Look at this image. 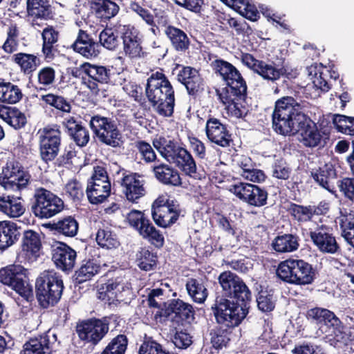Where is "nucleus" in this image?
<instances>
[{
  "label": "nucleus",
  "mask_w": 354,
  "mask_h": 354,
  "mask_svg": "<svg viewBox=\"0 0 354 354\" xmlns=\"http://www.w3.org/2000/svg\"><path fill=\"white\" fill-rule=\"evenodd\" d=\"M304 106L292 97H283L275 102L272 114V128L283 136L301 131V142L308 147L322 145V134L314 123L307 121L303 112Z\"/></svg>",
  "instance_id": "obj_1"
},
{
  "label": "nucleus",
  "mask_w": 354,
  "mask_h": 354,
  "mask_svg": "<svg viewBox=\"0 0 354 354\" xmlns=\"http://www.w3.org/2000/svg\"><path fill=\"white\" fill-rule=\"evenodd\" d=\"M214 68L227 84L221 91H218L223 103L232 102L236 97H243L246 94L245 82L232 64L223 60H216Z\"/></svg>",
  "instance_id": "obj_2"
},
{
  "label": "nucleus",
  "mask_w": 354,
  "mask_h": 354,
  "mask_svg": "<svg viewBox=\"0 0 354 354\" xmlns=\"http://www.w3.org/2000/svg\"><path fill=\"white\" fill-rule=\"evenodd\" d=\"M248 301L234 297H218L212 307L217 322L226 327L238 326L248 313Z\"/></svg>",
  "instance_id": "obj_3"
},
{
  "label": "nucleus",
  "mask_w": 354,
  "mask_h": 354,
  "mask_svg": "<svg viewBox=\"0 0 354 354\" xmlns=\"http://www.w3.org/2000/svg\"><path fill=\"white\" fill-rule=\"evenodd\" d=\"M63 281L54 271H44L37 279L35 288L37 297L43 308L54 305L60 299Z\"/></svg>",
  "instance_id": "obj_4"
},
{
  "label": "nucleus",
  "mask_w": 354,
  "mask_h": 354,
  "mask_svg": "<svg viewBox=\"0 0 354 354\" xmlns=\"http://www.w3.org/2000/svg\"><path fill=\"white\" fill-rule=\"evenodd\" d=\"M277 274L283 281L292 284L306 285L313 281L312 266L301 259H288L281 262Z\"/></svg>",
  "instance_id": "obj_5"
},
{
  "label": "nucleus",
  "mask_w": 354,
  "mask_h": 354,
  "mask_svg": "<svg viewBox=\"0 0 354 354\" xmlns=\"http://www.w3.org/2000/svg\"><path fill=\"white\" fill-rule=\"evenodd\" d=\"M89 126L101 143L113 148L122 145V133L116 122L112 118L95 115L91 118Z\"/></svg>",
  "instance_id": "obj_6"
},
{
  "label": "nucleus",
  "mask_w": 354,
  "mask_h": 354,
  "mask_svg": "<svg viewBox=\"0 0 354 354\" xmlns=\"http://www.w3.org/2000/svg\"><path fill=\"white\" fill-rule=\"evenodd\" d=\"M32 211L41 218H49L64 209V201L50 191L40 187L35 189Z\"/></svg>",
  "instance_id": "obj_7"
},
{
  "label": "nucleus",
  "mask_w": 354,
  "mask_h": 354,
  "mask_svg": "<svg viewBox=\"0 0 354 354\" xmlns=\"http://www.w3.org/2000/svg\"><path fill=\"white\" fill-rule=\"evenodd\" d=\"M86 193L89 202L95 205L103 203L109 197L111 183L105 168L101 166L94 167L93 172L88 180Z\"/></svg>",
  "instance_id": "obj_8"
},
{
  "label": "nucleus",
  "mask_w": 354,
  "mask_h": 354,
  "mask_svg": "<svg viewBox=\"0 0 354 354\" xmlns=\"http://www.w3.org/2000/svg\"><path fill=\"white\" fill-rule=\"evenodd\" d=\"M0 281L26 299L32 296V287L26 280V270L20 265H10L1 269Z\"/></svg>",
  "instance_id": "obj_9"
},
{
  "label": "nucleus",
  "mask_w": 354,
  "mask_h": 354,
  "mask_svg": "<svg viewBox=\"0 0 354 354\" xmlns=\"http://www.w3.org/2000/svg\"><path fill=\"white\" fill-rule=\"evenodd\" d=\"M30 178V174L24 170L19 163L10 161L2 168L0 185L7 190L19 191L27 186Z\"/></svg>",
  "instance_id": "obj_10"
},
{
  "label": "nucleus",
  "mask_w": 354,
  "mask_h": 354,
  "mask_svg": "<svg viewBox=\"0 0 354 354\" xmlns=\"http://www.w3.org/2000/svg\"><path fill=\"white\" fill-rule=\"evenodd\" d=\"M308 317L318 324L326 326L328 335L333 337L336 342L344 339V326L339 319L332 311L322 308H314L308 311Z\"/></svg>",
  "instance_id": "obj_11"
},
{
  "label": "nucleus",
  "mask_w": 354,
  "mask_h": 354,
  "mask_svg": "<svg viewBox=\"0 0 354 354\" xmlns=\"http://www.w3.org/2000/svg\"><path fill=\"white\" fill-rule=\"evenodd\" d=\"M145 92L150 102H158L162 98L174 96V91L170 82L160 72L152 73L148 78Z\"/></svg>",
  "instance_id": "obj_12"
},
{
  "label": "nucleus",
  "mask_w": 354,
  "mask_h": 354,
  "mask_svg": "<svg viewBox=\"0 0 354 354\" xmlns=\"http://www.w3.org/2000/svg\"><path fill=\"white\" fill-rule=\"evenodd\" d=\"M230 191L250 205L259 207L267 203V192L257 185L239 183L232 185Z\"/></svg>",
  "instance_id": "obj_13"
},
{
  "label": "nucleus",
  "mask_w": 354,
  "mask_h": 354,
  "mask_svg": "<svg viewBox=\"0 0 354 354\" xmlns=\"http://www.w3.org/2000/svg\"><path fill=\"white\" fill-rule=\"evenodd\" d=\"M39 134L41 159L46 162L54 160L59 150L61 132L56 128L45 127Z\"/></svg>",
  "instance_id": "obj_14"
},
{
  "label": "nucleus",
  "mask_w": 354,
  "mask_h": 354,
  "mask_svg": "<svg viewBox=\"0 0 354 354\" xmlns=\"http://www.w3.org/2000/svg\"><path fill=\"white\" fill-rule=\"evenodd\" d=\"M218 281L225 295L239 301H249L251 293L243 281L235 274L225 271L218 277Z\"/></svg>",
  "instance_id": "obj_15"
},
{
  "label": "nucleus",
  "mask_w": 354,
  "mask_h": 354,
  "mask_svg": "<svg viewBox=\"0 0 354 354\" xmlns=\"http://www.w3.org/2000/svg\"><path fill=\"white\" fill-rule=\"evenodd\" d=\"M241 62L263 79L272 82L279 80L286 73L284 66H277L274 64H268L262 60H258L249 53L242 54Z\"/></svg>",
  "instance_id": "obj_16"
},
{
  "label": "nucleus",
  "mask_w": 354,
  "mask_h": 354,
  "mask_svg": "<svg viewBox=\"0 0 354 354\" xmlns=\"http://www.w3.org/2000/svg\"><path fill=\"white\" fill-rule=\"evenodd\" d=\"M108 331L109 324L102 319H91L77 326L79 337L93 344H97Z\"/></svg>",
  "instance_id": "obj_17"
},
{
  "label": "nucleus",
  "mask_w": 354,
  "mask_h": 354,
  "mask_svg": "<svg viewBox=\"0 0 354 354\" xmlns=\"http://www.w3.org/2000/svg\"><path fill=\"white\" fill-rule=\"evenodd\" d=\"M309 230L312 241L320 252L329 254L337 252L339 245L329 227L317 223L315 227H309Z\"/></svg>",
  "instance_id": "obj_18"
},
{
  "label": "nucleus",
  "mask_w": 354,
  "mask_h": 354,
  "mask_svg": "<svg viewBox=\"0 0 354 354\" xmlns=\"http://www.w3.org/2000/svg\"><path fill=\"white\" fill-rule=\"evenodd\" d=\"M81 68L83 72L88 76L82 77L83 84L93 94H97L99 91L98 84L108 82L110 77V70L105 66L84 63Z\"/></svg>",
  "instance_id": "obj_19"
},
{
  "label": "nucleus",
  "mask_w": 354,
  "mask_h": 354,
  "mask_svg": "<svg viewBox=\"0 0 354 354\" xmlns=\"http://www.w3.org/2000/svg\"><path fill=\"white\" fill-rule=\"evenodd\" d=\"M178 153L171 163L190 178L196 180L205 178L207 171L203 168L202 169L197 168L196 161L189 151L183 147Z\"/></svg>",
  "instance_id": "obj_20"
},
{
  "label": "nucleus",
  "mask_w": 354,
  "mask_h": 354,
  "mask_svg": "<svg viewBox=\"0 0 354 354\" xmlns=\"http://www.w3.org/2000/svg\"><path fill=\"white\" fill-rule=\"evenodd\" d=\"M131 295L130 285L128 282L115 281L106 284L99 291V298L112 303L114 301H123Z\"/></svg>",
  "instance_id": "obj_21"
},
{
  "label": "nucleus",
  "mask_w": 354,
  "mask_h": 354,
  "mask_svg": "<svg viewBox=\"0 0 354 354\" xmlns=\"http://www.w3.org/2000/svg\"><path fill=\"white\" fill-rule=\"evenodd\" d=\"M205 132L207 138L222 147L230 146L232 141L231 136L225 125L218 119L209 118L205 126Z\"/></svg>",
  "instance_id": "obj_22"
},
{
  "label": "nucleus",
  "mask_w": 354,
  "mask_h": 354,
  "mask_svg": "<svg viewBox=\"0 0 354 354\" xmlns=\"http://www.w3.org/2000/svg\"><path fill=\"white\" fill-rule=\"evenodd\" d=\"M27 12L33 19L55 20V8L50 0H27Z\"/></svg>",
  "instance_id": "obj_23"
},
{
  "label": "nucleus",
  "mask_w": 354,
  "mask_h": 354,
  "mask_svg": "<svg viewBox=\"0 0 354 354\" xmlns=\"http://www.w3.org/2000/svg\"><path fill=\"white\" fill-rule=\"evenodd\" d=\"M120 32L122 34L124 50L131 58L140 57L142 47L138 37V32L131 25H119Z\"/></svg>",
  "instance_id": "obj_24"
},
{
  "label": "nucleus",
  "mask_w": 354,
  "mask_h": 354,
  "mask_svg": "<svg viewBox=\"0 0 354 354\" xmlns=\"http://www.w3.org/2000/svg\"><path fill=\"white\" fill-rule=\"evenodd\" d=\"M68 133L79 147H85L90 140L88 130L81 124L78 118L67 116L63 122Z\"/></svg>",
  "instance_id": "obj_25"
},
{
  "label": "nucleus",
  "mask_w": 354,
  "mask_h": 354,
  "mask_svg": "<svg viewBox=\"0 0 354 354\" xmlns=\"http://www.w3.org/2000/svg\"><path fill=\"white\" fill-rule=\"evenodd\" d=\"M56 340V336L49 332L43 335L31 338L24 344L20 354H50L52 344Z\"/></svg>",
  "instance_id": "obj_26"
},
{
  "label": "nucleus",
  "mask_w": 354,
  "mask_h": 354,
  "mask_svg": "<svg viewBox=\"0 0 354 354\" xmlns=\"http://www.w3.org/2000/svg\"><path fill=\"white\" fill-rule=\"evenodd\" d=\"M76 252L66 245L61 244L53 250L52 259L56 266L63 271L71 270L76 261Z\"/></svg>",
  "instance_id": "obj_27"
},
{
  "label": "nucleus",
  "mask_w": 354,
  "mask_h": 354,
  "mask_svg": "<svg viewBox=\"0 0 354 354\" xmlns=\"http://www.w3.org/2000/svg\"><path fill=\"white\" fill-rule=\"evenodd\" d=\"M71 47L75 52L86 58L96 57L100 49V45L95 42L86 32L82 30H80L78 36Z\"/></svg>",
  "instance_id": "obj_28"
},
{
  "label": "nucleus",
  "mask_w": 354,
  "mask_h": 354,
  "mask_svg": "<svg viewBox=\"0 0 354 354\" xmlns=\"http://www.w3.org/2000/svg\"><path fill=\"white\" fill-rule=\"evenodd\" d=\"M145 180L136 174L127 175L122 178V186L127 198L135 201L145 194Z\"/></svg>",
  "instance_id": "obj_29"
},
{
  "label": "nucleus",
  "mask_w": 354,
  "mask_h": 354,
  "mask_svg": "<svg viewBox=\"0 0 354 354\" xmlns=\"http://www.w3.org/2000/svg\"><path fill=\"white\" fill-rule=\"evenodd\" d=\"M178 80L184 84L189 94H194L203 85L198 71L190 66H183L177 75Z\"/></svg>",
  "instance_id": "obj_30"
},
{
  "label": "nucleus",
  "mask_w": 354,
  "mask_h": 354,
  "mask_svg": "<svg viewBox=\"0 0 354 354\" xmlns=\"http://www.w3.org/2000/svg\"><path fill=\"white\" fill-rule=\"evenodd\" d=\"M41 248L40 234L33 230H26L22 239V251L30 261H35Z\"/></svg>",
  "instance_id": "obj_31"
},
{
  "label": "nucleus",
  "mask_w": 354,
  "mask_h": 354,
  "mask_svg": "<svg viewBox=\"0 0 354 354\" xmlns=\"http://www.w3.org/2000/svg\"><path fill=\"white\" fill-rule=\"evenodd\" d=\"M151 215L156 225L165 228L174 223L178 218L179 206L177 203H171L169 207L153 210Z\"/></svg>",
  "instance_id": "obj_32"
},
{
  "label": "nucleus",
  "mask_w": 354,
  "mask_h": 354,
  "mask_svg": "<svg viewBox=\"0 0 354 354\" xmlns=\"http://www.w3.org/2000/svg\"><path fill=\"white\" fill-rule=\"evenodd\" d=\"M155 177L165 185L180 186L181 179L178 171L169 165L161 163L153 167Z\"/></svg>",
  "instance_id": "obj_33"
},
{
  "label": "nucleus",
  "mask_w": 354,
  "mask_h": 354,
  "mask_svg": "<svg viewBox=\"0 0 354 354\" xmlns=\"http://www.w3.org/2000/svg\"><path fill=\"white\" fill-rule=\"evenodd\" d=\"M308 76L313 85L317 88L323 91H328L331 85V82L328 80V70L321 65H311L307 68Z\"/></svg>",
  "instance_id": "obj_34"
},
{
  "label": "nucleus",
  "mask_w": 354,
  "mask_h": 354,
  "mask_svg": "<svg viewBox=\"0 0 354 354\" xmlns=\"http://www.w3.org/2000/svg\"><path fill=\"white\" fill-rule=\"evenodd\" d=\"M0 211L10 218H17L25 212V207L20 198L0 195Z\"/></svg>",
  "instance_id": "obj_35"
},
{
  "label": "nucleus",
  "mask_w": 354,
  "mask_h": 354,
  "mask_svg": "<svg viewBox=\"0 0 354 354\" xmlns=\"http://www.w3.org/2000/svg\"><path fill=\"white\" fill-rule=\"evenodd\" d=\"M153 145L160 155L170 163L175 160L178 154V152L183 149L174 141L165 138L154 140Z\"/></svg>",
  "instance_id": "obj_36"
},
{
  "label": "nucleus",
  "mask_w": 354,
  "mask_h": 354,
  "mask_svg": "<svg viewBox=\"0 0 354 354\" xmlns=\"http://www.w3.org/2000/svg\"><path fill=\"white\" fill-rule=\"evenodd\" d=\"M17 226L11 221H0V250H5L12 245L17 239Z\"/></svg>",
  "instance_id": "obj_37"
},
{
  "label": "nucleus",
  "mask_w": 354,
  "mask_h": 354,
  "mask_svg": "<svg viewBox=\"0 0 354 354\" xmlns=\"http://www.w3.org/2000/svg\"><path fill=\"white\" fill-rule=\"evenodd\" d=\"M0 118L15 129H21L26 123L24 114L15 107L1 106Z\"/></svg>",
  "instance_id": "obj_38"
},
{
  "label": "nucleus",
  "mask_w": 354,
  "mask_h": 354,
  "mask_svg": "<svg viewBox=\"0 0 354 354\" xmlns=\"http://www.w3.org/2000/svg\"><path fill=\"white\" fill-rule=\"evenodd\" d=\"M93 8L96 17L102 21H109L120 10L119 6L111 0H97L93 3Z\"/></svg>",
  "instance_id": "obj_39"
},
{
  "label": "nucleus",
  "mask_w": 354,
  "mask_h": 354,
  "mask_svg": "<svg viewBox=\"0 0 354 354\" xmlns=\"http://www.w3.org/2000/svg\"><path fill=\"white\" fill-rule=\"evenodd\" d=\"M298 236L291 234L277 236L272 243V247L277 252H291L299 248Z\"/></svg>",
  "instance_id": "obj_40"
},
{
  "label": "nucleus",
  "mask_w": 354,
  "mask_h": 354,
  "mask_svg": "<svg viewBox=\"0 0 354 354\" xmlns=\"http://www.w3.org/2000/svg\"><path fill=\"white\" fill-rule=\"evenodd\" d=\"M322 214V209L317 206H302L295 205L292 208V214L299 222L311 221L317 223L315 216Z\"/></svg>",
  "instance_id": "obj_41"
},
{
  "label": "nucleus",
  "mask_w": 354,
  "mask_h": 354,
  "mask_svg": "<svg viewBox=\"0 0 354 354\" xmlns=\"http://www.w3.org/2000/svg\"><path fill=\"white\" fill-rule=\"evenodd\" d=\"M21 90L10 82H0V102L15 104L22 98Z\"/></svg>",
  "instance_id": "obj_42"
},
{
  "label": "nucleus",
  "mask_w": 354,
  "mask_h": 354,
  "mask_svg": "<svg viewBox=\"0 0 354 354\" xmlns=\"http://www.w3.org/2000/svg\"><path fill=\"white\" fill-rule=\"evenodd\" d=\"M342 236L344 239H351L354 235V211L344 209L340 211L337 217Z\"/></svg>",
  "instance_id": "obj_43"
},
{
  "label": "nucleus",
  "mask_w": 354,
  "mask_h": 354,
  "mask_svg": "<svg viewBox=\"0 0 354 354\" xmlns=\"http://www.w3.org/2000/svg\"><path fill=\"white\" fill-rule=\"evenodd\" d=\"M139 234L143 239L147 240L156 248H161L164 245L163 235L159 230H156L149 221L142 223V227L140 228Z\"/></svg>",
  "instance_id": "obj_44"
},
{
  "label": "nucleus",
  "mask_w": 354,
  "mask_h": 354,
  "mask_svg": "<svg viewBox=\"0 0 354 354\" xmlns=\"http://www.w3.org/2000/svg\"><path fill=\"white\" fill-rule=\"evenodd\" d=\"M186 289L189 295L196 303L202 304L207 297V288L201 281L196 279L192 278L187 280Z\"/></svg>",
  "instance_id": "obj_45"
},
{
  "label": "nucleus",
  "mask_w": 354,
  "mask_h": 354,
  "mask_svg": "<svg viewBox=\"0 0 354 354\" xmlns=\"http://www.w3.org/2000/svg\"><path fill=\"white\" fill-rule=\"evenodd\" d=\"M335 172L331 164H326L322 167L312 171L313 179L322 187L330 191V180L335 178Z\"/></svg>",
  "instance_id": "obj_46"
},
{
  "label": "nucleus",
  "mask_w": 354,
  "mask_h": 354,
  "mask_svg": "<svg viewBox=\"0 0 354 354\" xmlns=\"http://www.w3.org/2000/svg\"><path fill=\"white\" fill-rule=\"evenodd\" d=\"M53 229L66 236H75L78 231V223L72 216H67L53 224Z\"/></svg>",
  "instance_id": "obj_47"
},
{
  "label": "nucleus",
  "mask_w": 354,
  "mask_h": 354,
  "mask_svg": "<svg viewBox=\"0 0 354 354\" xmlns=\"http://www.w3.org/2000/svg\"><path fill=\"white\" fill-rule=\"evenodd\" d=\"M14 61L25 74L31 73L39 64V59L35 55L23 53L15 55Z\"/></svg>",
  "instance_id": "obj_48"
},
{
  "label": "nucleus",
  "mask_w": 354,
  "mask_h": 354,
  "mask_svg": "<svg viewBox=\"0 0 354 354\" xmlns=\"http://www.w3.org/2000/svg\"><path fill=\"white\" fill-rule=\"evenodd\" d=\"M96 241L100 246L106 249L117 248L120 245L117 235L109 229H99Z\"/></svg>",
  "instance_id": "obj_49"
},
{
  "label": "nucleus",
  "mask_w": 354,
  "mask_h": 354,
  "mask_svg": "<svg viewBox=\"0 0 354 354\" xmlns=\"http://www.w3.org/2000/svg\"><path fill=\"white\" fill-rule=\"evenodd\" d=\"M166 34L176 49L184 50L188 48L189 39L186 34L181 30L169 26L166 30Z\"/></svg>",
  "instance_id": "obj_50"
},
{
  "label": "nucleus",
  "mask_w": 354,
  "mask_h": 354,
  "mask_svg": "<svg viewBox=\"0 0 354 354\" xmlns=\"http://www.w3.org/2000/svg\"><path fill=\"white\" fill-rule=\"evenodd\" d=\"M233 9L253 22L260 17L259 9L258 10L254 4L250 3L249 0H239L237 5Z\"/></svg>",
  "instance_id": "obj_51"
},
{
  "label": "nucleus",
  "mask_w": 354,
  "mask_h": 354,
  "mask_svg": "<svg viewBox=\"0 0 354 354\" xmlns=\"http://www.w3.org/2000/svg\"><path fill=\"white\" fill-rule=\"evenodd\" d=\"M120 32L119 26L117 29L106 27L100 35V44L109 50H114L119 44L118 32Z\"/></svg>",
  "instance_id": "obj_52"
},
{
  "label": "nucleus",
  "mask_w": 354,
  "mask_h": 354,
  "mask_svg": "<svg viewBox=\"0 0 354 354\" xmlns=\"http://www.w3.org/2000/svg\"><path fill=\"white\" fill-rule=\"evenodd\" d=\"M171 308L174 313L180 317L183 320L188 322L194 318V310L192 306L182 300L173 301Z\"/></svg>",
  "instance_id": "obj_53"
},
{
  "label": "nucleus",
  "mask_w": 354,
  "mask_h": 354,
  "mask_svg": "<svg viewBox=\"0 0 354 354\" xmlns=\"http://www.w3.org/2000/svg\"><path fill=\"white\" fill-rule=\"evenodd\" d=\"M127 343V337L119 335L109 343L101 354H124Z\"/></svg>",
  "instance_id": "obj_54"
},
{
  "label": "nucleus",
  "mask_w": 354,
  "mask_h": 354,
  "mask_svg": "<svg viewBox=\"0 0 354 354\" xmlns=\"http://www.w3.org/2000/svg\"><path fill=\"white\" fill-rule=\"evenodd\" d=\"M99 270L100 266L93 260L87 261L76 272L77 279L80 283L89 280L98 272Z\"/></svg>",
  "instance_id": "obj_55"
},
{
  "label": "nucleus",
  "mask_w": 354,
  "mask_h": 354,
  "mask_svg": "<svg viewBox=\"0 0 354 354\" xmlns=\"http://www.w3.org/2000/svg\"><path fill=\"white\" fill-rule=\"evenodd\" d=\"M41 99L47 104L54 106L57 109L66 113L71 111V104L62 96L49 93L41 95Z\"/></svg>",
  "instance_id": "obj_56"
},
{
  "label": "nucleus",
  "mask_w": 354,
  "mask_h": 354,
  "mask_svg": "<svg viewBox=\"0 0 354 354\" xmlns=\"http://www.w3.org/2000/svg\"><path fill=\"white\" fill-rule=\"evenodd\" d=\"M156 256L147 250H142L138 255V266L141 270L149 271L156 266Z\"/></svg>",
  "instance_id": "obj_57"
},
{
  "label": "nucleus",
  "mask_w": 354,
  "mask_h": 354,
  "mask_svg": "<svg viewBox=\"0 0 354 354\" xmlns=\"http://www.w3.org/2000/svg\"><path fill=\"white\" fill-rule=\"evenodd\" d=\"M260 13L268 21L272 22H285L286 14L276 10L270 6L261 3L259 5Z\"/></svg>",
  "instance_id": "obj_58"
},
{
  "label": "nucleus",
  "mask_w": 354,
  "mask_h": 354,
  "mask_svg": "<svg viewBox=\"0 0 354 354\" xmlns=\"http://www.w3.org/2000/svg\"><path fill=\"white\" fill-rule=\"evenodd\" d=\"M175 98L174 96L162 98L158 102H151L155 111L163 117H169L174 112Z\"/></svg>",
  "instance_id": "obj_59"
},
{
  "label": "nucleus",
  "mask_w": 354,
  "mask_h": 354,
  "mask_svg": "<svg viewBox=\"0 0 354 354\" xmlns=\"http://www.w3.org/2000/svg\"><path fill=\"white\" fill-rule=\"evenodd\" d=\"M66 194L73 200H80L84 196L83 187L77 179H71L64 187Z\"/></svg>",
  "instance_id": "obj_60"
},
{
  "label": "nucleus",
  "mask_w": 354,
  "mask_h": 354,
  "mask_svg": "<svg viewBox=\"0 0 354 354\" xmlns=\"http://www.w3.org/2000/svg\"><path fill=\"white\" fill-rule=\"evenodd\" d=\"M291 172V168L282 159L275 160L272 165V176L277 179L287 180Z\"/></svg>",
  "instance_id": "obj_61"
},
{
  "label": "nucleus",
  "mask_w": 354,
  "mask_h": 354,
  "mask_svg": "<svg viewBox=\"0 0 354 354\" xmlns=\"http://www.w3.org/2000/svg\"><path fill=\"white\" fill-rule=\"evenodd\" d=\"M258 308L263 312H269L274 308V297L267 291H261L257 299Z\"/></svg>",
  "instance_id": "obj_62"
},
{
  "label": "nucleus",
  "mask_w": 354,
  "mask_h": 354,
  "mask_svg": "<svg viewBox=\"0 0 354 354\" xmlns=\"http://www.w3.org/2000/svg\"><path fill=\"white\" fill-rule=\"evenodd\" d=\"M55 78V71L50 66L42 68L37 73L38 84L41 88H45L53 84Z\"/></svg>",
  "instance_id": "obj_63"
},
{
  "label": "nucleus",
  "mask_w": 354,
  "mask_h": 354,
  "mask_svg": "<svg viewBox=\"0 0 354 354\" xmlns=\"http://www.w3.org/2000/svg\"><path fill=\"white\" fill-rule=\"evenodd\" d=\"M139 354H165V350L159 343L148 338L140 346Z\"/></svg>",
  "instance_id": "obj_64"
}]
</instances>
